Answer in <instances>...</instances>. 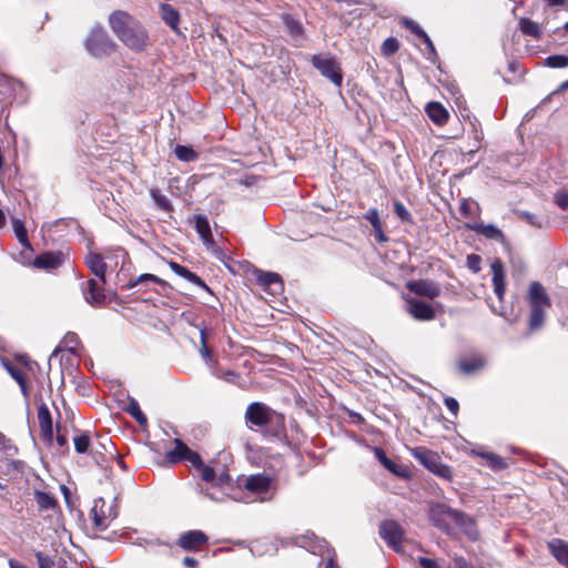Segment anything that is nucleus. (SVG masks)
I'll list each match as a JSON object with an SVG mask.
<instances>
[{
  "mask_svg": "<svg viewBox=\"0 0 568 568\" xmlns=\"http://www.w3.org/2000/svg\"><path fill=\"white\" fill-rule=\"evenodd\" d=\"M118 514L116 499H114L110 505H106L103 498H98L94 500L91 509L93 525L100 531L105 530L118 517Z\"/></svg>",
  "mask_w": 568,
  "mask_h": 568,
  "instance_id": "nucleus-6",
  "label": "nucleus"
},
{
  "mask_svg": "<svg viewBox=\"0 0 568 568\" xmlns=\"http://www.w3.org/2000/svg\"><path fill=\"white\" fill-rule=\"evenodd\" d=\"M404 23L413 33L420 38L432 51H435L432 40L416 22L405 19Z\"/></svg>",
  "mask_w": 568,
  "mask_h": 568,
  "instance_id": "nucleus-36",
  "label": "nucleus"
},
{
  "mask_svg": "<svg viewBox=\"0 0 568 568\" xmlns=\"http://www.w3.org/2000/svg\"><path fill=\"white\" fill-rule=\"evenodd\" d=\"M374 235L377 242L383 243L387 241V237L383 231V225L373 226Z\"/></svg>",
  "mask_w": 568,
  "mask_h": 568,
  "instance_id": "nucleus-54",
  "label": "nucleus"
},
{
  "mask_svg": "<svg viewBox=\"0 0 568 568\" xmlns=\"http://www.w3.org/2000/svg\"><path fill=\"white\" fill-rule=\"evenodd\" d=\"M38 422L41 433L45 437L52 436V418L50 410L45 404H41L38 408Z\"/></svg>",
  "mask_w": 568,
  "mask_h": 568,
  "instance_id": "nucleus-27",
  "label": "nucleus"
},
{
  "mask_svg": "<svg viewBox=\"0 0 568 568\" xmlns=\"http://www.w3.org/2000/svg\"><path fill=\"white\" fill-rule=\"evenodd\" d=\"M473 230H475L477 233L486 236L487 239L500 240V241L504 239L503 232L493 224H483V223L476 224L473 227Z\"/></svg>",
  "mask_w": 568,
  "mask_h": 568,
  "instance_id": "nucleus-32",
  "label": "nucleus"
},
{
  "mask_svg": "<svg viewBox=\"0 0 568 568\" xmlns=\"http://www.w3.org/2000/svg\"><path fill=\"white\" fill-rule=\"evenodd\" d=\"M34 499L41 510L54 509L57 507L55 498L48 493L36 490Z\"/></svg>",
  "mask_w": 568,
  "mask_h": 568,
  "instance_id": "nucleus-33",
  "label": "nucleus"
},
{
  "mask_svg": "<svg viewBox=\"0 0 568 568\" xmlns=\"http://www.w3.org/2000/svg\"><path fill=\"white\" fill-rule=\"evenodd\" d=\"M407 288L416 295L435 298L440 294L439 286L428 280L410 281L407 283Z\"/></svg>",
  "mask_w": 568,
  "mask_h": 568,
  "instance_id": "nucleus-15",
  "label": "nucleus"
},
{
  "mask_svg": "<svg viewBox=\"0 0 568 568\" xmlns=\"http://www.w3.org/2000/svg\"><path fill=\"white\" fill-rule=\"evenodd\" d=\"M325 568H338V566L335 562L334 557H328Z\"/></svg>",
  "mask_w": 568,
  "mask_h": 568,
  "instance_id": "nucleus-59",
  "label": "nucleus"
},
{
  "mask_svg": "<svg viewBox=\"0 0 568 568\" xmlns=\"http://www.w3.org/2000/svg\"><path fill=\"white\" fill-rule=\"evenodd\" d=\"M161 13L164 22L169 24L173 30H176L180 21L179 12L171 4H162Z\"/></svg>",
  "mask_w": 568,
  "mask_h": 568,
  "instance_id": "nucleus-31",
  "label": "nucleus"
},
{
  "mask_svg": "<svg viewBox=\"0 0 568 568\" xmlns=\"http://www.w3.org/2000/svg\"><path fill=\"white\" fill-rule=\"evenodd\" d=\"M9 567L10 568H27L23 564L19 562L16 559H9Z\"/></svg>",
  "mask_w": 568,
  "mask_h": 568,
  "instance_id": "nucleus-58",
  "label": "nucleus"
},
{
  "mask_svg": "<svg viewBox=\"0 0 568 568\" xmlns=\"http://www.w3.org/2000/svg\"><path fill=\"white\" fill-rule=\"evenodd\" d=\"M152 195H153V199L154 201L156 202V204L163 209V210H169L171 207L170 205V202L169 200L166 199V196L164 195H161V194H158L155 192H152Z\"/></svg>",
  "mask_w": 568,
  "mask_h": 568,
  "instance_id": "nucleus-51",
  "label": "nucleus"
},
{
  "mask_svg": "<svg viewBox=\"0 0 568 568\" xmlns=\"http://www.w3.org/2000/svg\"><path fill=\"white\" fill-rule=\"evenodd\" d=\"M174 154L179 160L184 162H192L197 159V153L191 146L186 145H176Z\"/></svg>",
  "mask_w": 568,
  "mask_h": 568,
  "instance_id": "nucleus-37",
  "label": "nucleus"
},
{
  "mask_svg": "<svg viewBox=\"0 0 568 568\" xmlns=\"http://www.w3.org/2000/svg\"><path fill=\"white\" fill-rule=\"evenodd\" d=\"M318 544L316 547H313L312 552L316 554V549L322 550V548L325 546V541L323 540H316Z\"/></svg>",
  "mask_w": 568,
  "mask_h": 568,
  "instance_id": "nucleus-60",
  "label": "nucleus"
},
{
  "mask_svg": "<svg viewBox=\"0 0 568 568\" xmlns=\"http://www.w3.org/2000/svg\"><path fill=\"white\" fill-rule=\"evenodd\" d=\"M61 264V254H55L51 252L43 253L36 257L33 265L37 268L44 270H53L60 266Z\"/></svg>",
  "mask_w": 568,
  "mask_h": 568,
  "instance_id": "nucleus-25",
  "label": "nucleus"
},
{
  "mask_svg": "<svg viewBox=\"0 0 568 568\" xmlns=\"http://www.w3.org/2000/svg\"><path fill=\"white\" fill-rule=\"evenodd\" d=\"M6 368L10 376L19 384L23 396L28 397V387L23 372L13 365H6Z\"/></svg>",
  "mask_w": 568,
  "mask_h": 568,
  "instance_id": "nucleus-35",
  "label": "nucleus"
},
{
  "mask_svg": "<svg viewBox=\"0 0 568 568\" xmlns=\"http://www.w3.org/2000/svg\"><path fill=\"white\" fill-rule=\"evenodd\" d=\"M364 219L367 220L371 223L372 227L382 224V221H381V217H379V213H378V210L376 207L369 209L365 213Z\"/></svg>",
  "mask_w": 568,
  "mask_h": 568,
  "instance_id": "nucleus-47",
  "label": "nucleus"
},
{
  "mask_svg": "<svg viewBox=\"0 0 568 568\" xmlns=\"http://www.w3.org/2000/svg\"><path fill=\"white\" fill-rule=\"evenodd\" d=\"M529 327L537 329L544 324L547 310L551 306L549 296L544 286L538 282H532L529 286Z\"/></svg>",
  "mask_w": 568,
  "mask_h": 568,
  "instance_id": "nucleus-3",
  "label": "nucleus"
},
{
  "mask_svg": "<svg viewBox=\"0 0 568 568\" xmlns=\"http://www.w3.org/2000/svg\"><path fill=\"white\" fill-rule=\"evenodd\" d=\"M170 268L179 276L185 278L190 283L202 287L203 290L211 292L210 287L202 281L200 276H197L195 273L187 270L185 266L176 263V262H169Z\"/></svg>",
  "mask_w": 568,
  "mask_h": 568,
  "instance_id": "nucleus-20",
  "label": "nucleus"
},
{
  "mask_svg": "<svg viewBox=\"0 0 568 568\" xmlns=\"http://www.w3.org/2000/svg\"><path fill=\"white\" fill-rule=\"evenodd\" d=\"M445 405L447 407V409L454 415V416H457V413H458V408H459V405H458V402L453 398V397H446L445 398Z\"/></svg>",
  "mask_w": 568,
  "mask_h": 568,
  "instance_id": "nucleus-52",
  "label": "nucleus"
},
{
  "mask_svg": "<svg viewBox=\"0 0 568 568\" xmlns=\"http://www.w3.org/2000/svg\"><path fill=\"white\" fill-rule=\"evenodd\" d=\"M545 64L549 68H566V67H568V55H565V54L549 55L546 58Z\"/></svg>",
  "mask_w": 568,
  "mask_h": 568,
  "instance_id": "nucleus-39",
  "label": "nucleus"
},
{
  "mask_svg": "<svg viewBox=\"0 0 568 568\" xmlns=\"http://www.w3.org/2000/svg\"><path fill=\"white\" fill-rule=\"evenodd\" d=\"M61 490H62V493H63V495H64L65 499L68 500V498H69V496H70V490H69V488H68L67 486L62 485V486H61Z\"/></svg>",
  "mask_w": 568,
  "mask_h": 568,
  "instance_id": "nucleus-62",
  "label": "nucleus"
},
{
  "mask_svg": "<svg viewBox=\"0 0 568 568\" xmlns=\"http://www.w3.org/2000/svg\"><path fill=\"white\" fill-rule=\"evenodd\" d=\"M90 445V437L87 434H81L74 438V448L79 454L88 450Z\"/></svg>",
  "mask_w": 568,
  "mask_h": 568,
  "instance_id": "nucleus-42",
  "label": "nucleus"
},
{
  "mask_svg": "<svg viewBox=\"0 0 568 568\" xmlns=\"http://www.w3.org/2000/svg\"><path fill=\"white\" fill-rule=\"evenodd\" d=\"M200 337H201V347H200V354L203 358V361L205 362V364L212 369V372L214 371V368H216L217 366V361L216 358H214V356L211 354V351L209 349L207 345H206V333L205 331L202 328L200 331Z\"/></svg>",
  "mask_w": 568,
  "mask_h": 568,
  "instance_id": "nucleus-30",
  "label": "nucleus"
},
{
  "mask_svg": "<svg viewBox=\"0 0 568 568\" xmlns=\"http://www.w3.org/2000/svg\"><path fill=\"white\" fill-rule=\"evenodd\" d=\"M11 222L16 237L18 239L20 244L27 250H32L31 244L28 240V234L23 221L18 217H12Z\"/></svg>",
  "mask_w": 568,
  "mask_h": 568,
  "instance_id": "nucleus-29",
  "label": "nucleus"
},
{
  "mask_svg": "<svg viewBox=\"0 0 568 568\" xmlns=\"http://www.w3.org/2000/svg\"><path fill=\"white\" fill-rule=\"evenodd\" d=\"M547 1L551 6H561L565 2V0H547Z\"/></svg>",
  "mask_w": 568,
  "mask_h": 568,
  "instance_id": "nucleus-63",
  "label": "nucleus"
},
{
  "mask_svg": "<svg viewBox=\"0 0 568 568\" xmlns=\"http://www.w3.org/2000/svg\"><path fill=\"white\" fill-rule=\"evenodd\" d=\"M64 342L67 345H69V351L74 354L75 348L79 345V338H78L77 334H74V333L67 334V336L64 337Z\"/></svg>",
  "mask_w": 568,
  "mask_h": 568,
  "instance_id": "nucleus-50",
  "label": "nucleus"
},
{
  "mask_svg": "<svg viewBox=\"0 0 568 568\" xmlns=\"http://www.w3.org/2000/svg\"><path fill=\"white\" fill-rule=\"evenodd\" d=\"M466 264L471 272L478 273L480 271L481 258L479 255L470 254L467 256Z\"/></svg>",
  "mask_w": 568,
  "mask_h": 568,
  "instance_id": "nucleus-46",
  "label": "nucleus"
},
{
  "mask_svg": "<svg viewBox=\"0 0 568 568\" xmlns=\"http://www.w3.org/2000/svg\"><path fill=\"white\" fill-rule=\"evenodd\" d=\"M256 281L271 295H278L283 292L284 285L277 273L256 271Z\"/></svg>",
  "mask_w": 568,
  "mask_h": 568,
  "instance_id": "nucleus-11",
  "label": "nucleus"
},
{
  "mask_svg": "<svg viewBox=\"0 0 568 568\" xmlns=\"http://www.w3.org/2000/svg\"><path fill=\"white\" fill-rule=\"evenodd\" d=\"M379 536L395 551H400L404 531L394 520H385L379 526Z\"/></svg>",
  "mask_w": 568,
  "mask_h": 568,
  "instance_id": "nucleus-10",
  "label": "nucleus"
},
{
  "mask_svg": "<svg viewBox=\"0 0 568 568\" xmlns=\"http://www.w3.org/2000/svg\"><path fill=\"white\" fill-rule=\"evenodd\" d=\"M207 542V536L201 530H190L179 538V546L184 550L195 551Z\"/></svg>",
  "mask_w": 568,
  "mask_h": 568,
  "instance_id": "nucleus-14",
  "label": "nucleus"
},
{
  "mask_svg": "<svg viewBox=\"0 0 568 568\" xmlns=\"http://www.w3.org/2000/svg\"><path fill=\"white\" fill-rule=\"evenodd\" d=\"M85 48L91 55L100 58L114 52L116 44L101 27H94L85 40Z\"/></svg>",
  "mask_w": 568,
  "mask_h": 568,
  "instance_id": "nucleus-5",
  "label": "nucleus"
},
{
  "mask_svg": "<svg viewBox=\"0 0 568 568\" xmlns=\"http://www.w3.org/2000/svg\"><path fill=\"white\" fill-rule=\"evenodd\" d=\"M286 26L291 30L293 34H301L302 33V27L301 24L295 21L294 19L287 18L286 19Z\"/></svg>",
  "mask_w": 568,
  "mask_h": 568,
  "instance_id": "nucleus-53",
  "label": "nucleus"
},
{
  "mask_svg": "<svg viewBox=\"0 0 568 568\" xmlns=\"http://www.w3.org/2000/svg\"><path fill=\"white\" fill-rule=\"evenodd\" d=\"M183 565L187 568H196L197 567V560L193 557H185L183 559Z\"/></svg>",
  "mask_w": 568,
  "mask_h": 568,
  "instance_id": "nucleus-57",
  "label": "nucleus"
},
{
  "mask_svg": "<svg viewBox=\"0 0 568 568\" xmlns=\"http://www.w3.org/2000/svg\"><path fill=\"white\" fill-rule=\"evenodd\" d=\"M418 562L422 568H439L437 561H435L434 559H430V558L420 557L418 559Z\"/></svg>",
  "mask_w": 568,
  "mask_h": 568,
  "instance_id": "nucleus-56",
  "label": "nucleus"
},
{
  "mask_svg": "<svg viewBox=\"0 0 568 568\" xmlns=\"http://www.w3.org/2000/svg\"><path fill=\"white\" fill-rule=\"evenodd\" d=\"M481 457L486 458L489 463V465L494 468V469H501L506 466L504 459L501 457H499L498 455H495V454H479Z\"/></svg>",
  "mask_w": 568,
  "mask_h": 568,
  "instance_id": "nucleus-44",
  "label": "nucleus"
},
{
  "mask_svg": "<svg viewBox=\"0 0 568 568\" xmlns=\"http://www.w3.org/2000/svg\"><path fill=\"white\" fill-rule=\"evenodd\" d=\"M519 29L524 34L531 36L536 39H540L541 37V31L538 23L528 18H521L519 20Z\"/></svg>",
  "mask_w": 568,
  "mask_h": 568,
  "instance_id": "nucleus-34",
  "label": "nucleus"
},
{
  "mask_svg": "<svg viewBox=\"0 0 568 568\" xmlns=\"http://www.w3.org/2000/svg\"><path fill=\"white\" fill-rule=\"evenodd\" d=\"M126 412L140 424L145 425L148 419L146 416L140 409L138 402L134 398H130Z\"/></svg>",
  "mask_w": 568,
  "mask_h": 568,
  "instance_id": "nucleus-38",
  "label": "nucleus"
},
{
  "mask_svg": "<svg viewBox=\"0 0 568 568\" xmlns=\"http://www.w3.org/2000/svg\"><path fill=\"white\" fill-rule=\"evenodd\" d=\"M526 217H527V220H528V222H529L530 224H532V225H536V226L540 227V224L535 222V217H534V215H531V214H526Z\"/></svg>",
  "mask_w": 568,
  "mask_h": 568,
  "instance_id": "nucleus-61",
  "label": "nucleus"
},
{
  "mask_svg": "<svg viewBox=\"0 0 568 568\" xmlns=\"http://www.w3.org/2000/svg\"><path fill=\"white\" fill-rule=\"evenodd\" d=\"M454 525L471 540H476L479 536L474 518L460 510L455 515Z\"/></svg>",
  "mask_w": 568,
  "mask_h": 568,
  "instance_id": "nucleus-17",
  "label": "nucleus"
},
{
  "mask_svg": "<svg viewBox=\"0 0 568 568\" xmlns=\"http://www.w3.org/2000/svg\"><path fill=\"white\" fill-rule=\"evenodd\" d=\"M485 366V359L480 355H474L469 358L462 359L458 368L464 374H473Z\"/></svg>",
  "mask_w": 568,
  "mask_h": 568,
  "instance_id": "nucleus-28",
  "label": "nucleus"
},
{
  "mask_svg": "<svg viewBox=\"0 0 568 568\" xmlns=\"http://www.w3.org/2000/svg\"><path fill=\"white\" fill-rule=\"evenodd\" d=\"M407 312L416 320L429 321L435 317L434 308L426 302L416 298H407Z\"/></svg>",
  "mask_w": 568,
  "mask_h": 568,
  "instance_id": "nucleus-13",
  "label": "nucleus"
},
{
  "mask_svg": "<svg viewBox=\"0 0 568 568\" xmlns=\"http://www.w3.org/2000/svg\"><path fill=\"white\" fill-rule=\"evenodd\" d=\"M394 211L396 213V215L398 216V219H400L402 221H405V222H409L410 221V213L409 211L405 207V205L400 202H395L394 203Z\"/></svg>",
  "mask_w": 568,
  "mask_h": 568,
  "instance_id": "nucleus-45",
  "label": "nucleus"
},
{
  "mask_svg": "<svg viewBox=\"0 0 568 568\" xmlns=\"http://www.w3.org/2000/svg\"><path fill=\"white\" fill-rule=\"evenodd\" d=\"M398 41L395 38L386 39L382 44V52L384 55H392L398 50Z\"/></svg>",
  "mask_w": 568,
  "mask_h": 568,
  "instance_id": "nucleus-43",
  "label": "nucleus"
},
{
  "mask_svg": "<svg viewBox=\"0 0 568 568\" xmlns=\"http://www.w3.org/2000/svg\"><path fill=\"white\" fill-rule=\"evenodd\" d=\"M36 557L39 564V568H52L53 561L49 556L44 555L41 551H38L36 554Z\"/></svg>",
  "mask_w": 568,
  "mask_h": 568,
  "instance_id": "nucleus-49",
  "label": "nucleus"
},
{
  "mask_svg": "<svg viewBox=\"0 0 568 568\" xmlns=\"http://www.w3.org/2000/svg\"><path fill=\"white\" fill-rule=\"evenodd\" d=\"M457 509H453L445 504H435L429 509V518L435 527L446 534L452 532Z\"/></svg>",
  "mask_w": 568,
  "mask_h": 568,
  "instance_id": "nucleus-8",
  "label": "nucleus"
},
{
  "mask_svg": "<svg viewBox=\"0 0 568 568\" xmlns=\"http://www.w3.org/2000/svg\"><path fill=\"white\" fill-rule=\"evenodd\" d=\"M245 419L252 426L260 427L266 433L278 436L285 429L284 416L263 403H252L245 412Z\"/></svg>",
  "mask_w": 568,
  "mask_h": 568,
  "instance_id": "nucleus-2",
  "label": "nucleus"
},
{
  "mask_svg": "<svg viewBox=\"0 0 568 568\" xmlns=\"http://www.w3.org/2000/svg\"><path fill=\"white\" fill-rule=\"evenodd\" d=\"M312 63L323 77L329 79L336 87L342 85L343 73L334 58L316 54L312 57Z\"/></svg>",
  "mask_w": 568,
  "mask_h": 568,
  "instance_id": "nucleus-7",
  "label": "nucleus"
},
{
  "mask_svg": "<svg viewBox=\"0 0 568 568\" xmlns=\"http://www.w3.org/2000/svg\"><path fill=\"white\" fill-rule=\"evenodd\" d=\"M196 471L202 480L214 487L223 486L230 481V476L225 470L216 473L213 467L204 463L197 467Z\"/></svg>",
  "mask_w": 568,
  "mask_h": 568,
  "instance_id": "nucleus-12",
  "label": "nucleus"
},
{
  "mask_svg": "<svg viewBox=\"0 0 568 568\" xmlns=\"http://www.w3.org/2000/svg\"><path fill=\"white\" fill-rule=\"evenodd\" d=\"M195 220V230L199 233L203 244L207 248L214 247V240L211 232L209 220L205 215L197 214L194 216Z\"/></svg>",
  "mask_w": 568,
  "mask_h": 568,
  "instance_id": "nucleus-19",
  "label": "nucleus"
},
{
  "mask_svg": "<svg viewBox=\"0 0 568 568\" xmlns=\"http://www.w3.org/2000/svg\"><path fill=\"white\" fill-rule=\"evenodd\" d=\"M149 282H153V283H161L162 281L153 275V274H149V273H145V274H142L140 275L138 278H135L134 281H131L128 283L126 287L128 288H133L135 287L136 285H140V284H146Z\"/></svg>",
  "mask_w": 568,
  "mask_h": 568,
  "instance_id": "nucleus-40",
  "label": "nucleus"
},
{
  "mask_svg": "<svg viewBox=\"0 0 568 568\" xmlns=\"http://www.w3.org/2000/svg\"><path fill=\"white\" fill-rule=\"evenodd\" d=\"M491 272H493V284H494V292L497 295L499 301H503L506 285H505V273L503 263L499 260H495L491 263Z\"/></svg>",
  "mask_w": 568,
  "mask_h": 568,
  "instance_id": "nucleus-18",
  "label": "nucleus"
},
{
  "mask_svg": "<svg viewBox=\"0 0 568 568\" xmlns=\"http://www.w3.org/2000/svg\"><path fill=\"white\" fill-rule=\"evenodd\" d=\"M175 448L166 453V459L171 464H178L180 460H187L191 465L197 469L203 464L201 456L191 450L181 439H175Z\"/></svg>",
  "mask_w": 568,
  "mask_h": 568,
  "instance_id": "nucleus-9",
  "label": "nucleus"
},
{
  "mask_svg": "<svg viewBox=\"0 0 568 568\" xmlns=\"http://www.w3.org/2000/svg\"><path fill=\"white\" fill-rule=\"evenodd\" d=\"M85 301L93 306L101 305L105 300L103 288L98 284L95 280L88 281V287L84 292Z\"/></svg>",
  "mask_w": 568,
  "mask_h": 568,
  "instance_id": "nucleus-22",
  "label": "nucleus"
},
{
  "mask_svg": "<svg viewBox=\"0 0 568 568\" xmlns=\"http://www.w3.org/2000/svg\"><path fill=\"white\" fill-rule=\"evenodd\" d=\"M426 113L437 125H444L448 121V111L438 102H429L426 105Z\"/></svg>",
  "mask_w": 568,
  "mask_h": 568,
  "instance_id": "nucleus-23",
  "label": "nucleus"
},
{
  "mask_svg": "<svg viewBox=\"0 0 568 568\" xmlns=\"http://www.w3.org/2000/svg\"><path fill=\"white\" fill-rule=\"evenodd\" d=\"M212 374L214 376H216L217 378H221V379L226 381L229 383H235L236 379L239 378V374H236L235 372L230 371V369L222 371L219 367L214 368Z\"/></svg>",
  "mask_w": 568,
  "mask_h": 568,
  "instance_id": "nucleus-41",
  "label": "nucleus"
},
{
  "mask_svg": "<svg viewBox=\"0 0 568 568\" xmlns=\"http://www.w3.org/2000/svg\"><path fill=\"white\" fill-rule=\"evenodd\" d=\"M271 484V477L258 474L246 479L245 488L255 494H265L270 490Z\"/></svg>",
  "mask_w": 568,
  "mask_h": 568,
  "instance_id": "nucleus-21",
  "label": "nucleus"
},
{
  "mask_svg": "<svg viewBox=\"0 0 568 568\" xmlns=\"http://www.w3.org/2000/svg\"><path fill=\"white\" fill-rule=\"evenodd\" d=\"M374 454L376 459L392 474L400 478H408L410 476V470L408 467L393 462L390 458L386 456L385 452L382 448L376 447L374 449Z\"/></svg>",
  "mask_w": 568,
  "mask_h": 568,
  "instance_id": "nucleus-16",
  "label": "nucleus"
},
{
  "mask_svg": "<svg viewBox=\"0 0 568 568\" xmlns=\"http://www.w3.org/2000/svg\"><path fill=\"white\" fill-rule=\"evenodd\" d=\"M109 23L114 34L129 49L133 51H142L146 48L149 36L145 29L126 12H113L109 18Z\"/></svg>",
  "mask_w": 568,
  "mask_h": 568,
  "instance_id": "nucleus-1",
  "label": "nucleus"
},
{
  "mask_svg": "<svg viewBox=\"0 0 568 568\" xmlns=\"http://www.w3.org/2000/svg\"><path fill=\"white\" fill-rule=\"evenodd\" d=\"M550 552L552 556L564 566L568 568V542L554 539L548 544Z\"/></svg>",
  "mask_w": 568,
  "mask_h": 568,
  "instance_id": "nucleus-26",
  "label": "nucleus"
},
{
  "mask_svg": "<svg viewBox=\"0 0 568 568\" xmlns=\"http://www.w3.org/2000/svg\"><path fill=\"white\" fill-rule=\"evenodd\" d=\"M85 262L91 272L104 283L106 264L102 256L95 253H90Z\"/></svg>",
  "mask_w": 568,
  "mask_h": 568,
  "instance_id": "nucleus-24",
  "label": "nucleus"
},
{
  "mask_svg": "<svg viewBox=\"0 0 568 568\" xmlns=\"http://www.w3.org/2000/svg\"><path fill=\"white\" fill-rule=\"evenodd\" d=\"M412 456L418 460L425 468L444 479H452L450 468L440 462V458L434 452L425 447H414L410 449Z\"/></svg>",
  "mask_w": 568,
  "mask_h": 568,
  "instance_id": "nucleus-4",
  "label": "nucleus"
},
{
  "mask_svg": "<svg viewBox=\"0 0 568 568\" xmlns=\"http://www.w3.org/2000/svg\"><path fill=\"white\" fill-rule=\"evenodd\" d=\"M6 224V215L4 213L0 210V229L3 227Z\"/></svg>",
  "mask_w": 568,
  "mask_h": 568,
  "instance_id": "nucleus-64",
  "label": "nucleus"
},
{
  "mask_svg": "<svg viewBox=\"0 0 568 568\" xmlns=\"http://www.w3.org/2000/svg\"><path fill=\"white\" fill-rule=\"evenodd\" d=\"M374 235L377 242L383 243L387 241V237L383 231V225L373 226Z\"/></svg>",
  "mask_w": 568,
  "mask_h": 568,
  "instance_id": "nucleus-55",
  "label": "nucleus"
},
{
  "mask_svg": "<svg viewBox=\"0 0 568 568\" xmlns=\"http://www.w3.org/2000/svg\"><path fill=\"white\" fill-rule=\"evenodd\" d=\"M555 203L562 210L568 209V192L560 191L555 194Z\"/></svg>",
  "mask_w": 568,
  "mask_h": 568,
  "instance_id": "nucleus-48",
  "label": "nucleus"
}]
</instances>
